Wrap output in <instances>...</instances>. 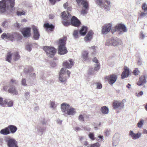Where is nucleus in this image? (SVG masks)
I'll list each match as a JSON object with an SVG mask.
<instances>
[{"mask_svg": "<svg viewBox=\"0 0 147 147\" xmlns=\"http://www.w3.org/2000/svg\"><path fill=\"white\" fill-rule=\"evenodd\" d=\"M67 13V15L65 12L63 11L61 14L63 24L65 26L71 25L75 27H79L81 24L80 21L75 16H73L71 18V15L68 12Z\"/></svg>", "mask_w": 147, "mask_h": 147, "instance_id": "obj_1", "label": "nucleus"}, {"mask_svg": "<svg viewBox=\"0 0 147 147\" xmlns=\"http://www.w3.org/2000/svg\"><path fill=\"white\" fill-rule=\"evenodd\" d=\"M146 14V13H144L143 12H141L140 15V16H145V15Z\"/></svg>", "mask_w": 147, "mask_h": 147, "instance_id": "obj_57", "label": "nucleus"}, {"mask_svg": "<svg viewBox=\"0 0 147 147\" xmlns=\"http://www.w3.org/2000/svg\"><path fill=\"white\" fill-rule=\"evenodd\" d=\"M26 49L27 50L30 51H31V48L30 45H27L26 47Z\"/></svg>", "mask_w": 147, "mask_h": 147, "instance_id": "obj_51", "label": "nucleus"}, {"mask_svg": "<svg viewBox=\"0 0 147 147\" xmlns=\"http://www.w3.org/2000/svg\"><path fill=\"white\" fill-rule=\"evenodd\" d=\"M27 21V20L25 19H22L21 20V22H26Z\"/></svg>", "mask_w": 147, "mask_h": 147, "instance_id": "obj_59", "label": "nucleus"}, {"mask_svg": "<svg viewBox=\"0 0 147 147\" xmlns=\"http://www.w3.org/2000/svg\"><path fill=\"white\" fill-rule=\"evenodd\" d=\"M14 0H3L0 1V11L5 12L6 8L10 7L13 8L14 6Z\"/></svg>", "mask_w": 147, "mask_h": 147, "instance_id": "obj_2", "label": "nucleus"}, {"mask_svg": "<svg viewBox=\"0 0 147 147\" xmlns=\"http://www.w3.org/2000/svg\"><path fill=\"white\" fill-rule=\"evenodd\" d=\"M140 72L138 68H136L134 69V70L133 74L134 75L137 76L138 74Z\"/></svg>", "mask_w": 147, "mask_h": 147, "instance_id": "obj_38", "label": "nucleus"}, {"mask_svg": "<svg viewBox=\"0 0 147 147\" xmlns=\"http://www.w3.org/2000/svg\"><path fill=\"white\" fill-rule=\"evenodd\" d=\"M49 17L50 19H53L54 17V15L52 14H51L49 15Z\"/></svg>", "mask_w": 147, "mask_h": 147, "instance_id": "obj_52", "label": "nucleus"}, {"mask_svg": "<svg viewBox=\"0 0 147 147\" xmlns=\"http://www.w3.org/2000/svg\"><path fill=\"white\" fill-rule=\"evenodd\" d=\"M78 30H74L73 33V36L75 38H77L78 37Z\"/></svg>", "mask_w": 147, "mask_h": 147, "instance_id": "obj_37", "label": "nucleus"}, {"mask_svg": "<svg viewBox=\"0 0 147 147\" xmlns=\"http://www.w3.org/2000/svg\"><path fill=\"white\" fill-rule=\"evenodd\" d=\"M142 8L144 12L147 11V5L145 3H144L142 4Z\"/></svg>", "mask_w": 147, "mask_h": 147, "instance_id": "obj_35", "label": "nucleus"}, {"mask_svg": "<svg viewBox=\"0 0 147 147\" xmlns=\"http://www.w3.org/2000/svg\"><path fill=\"white\" fill-rule=\"evenodd\" d=\"M22 85L26 86L27 85L26 80L25 79H22Z\"/></svg>", "mask_w": 147, "mask_h": 147, "instance_id": "obj_48", "label": "nucleus"}, {"mask_svg": "<svg viewBox=\"0 0 147 147\" xmlns=\"http://www.w3.org/2000/svg\"><path fill=\"white\" fill-rule=\"evenodd\" d=\"M77 4L78 6L82 5L84 9H82L81 11V13L84 14L87 13V11L89 8V3L87 0H76Z\"/></svg>", "mask_w": 147, "mask_h": 147, "instance_id": "obj_5", "label": "nucleus"}, {"mask_svg": "<svg viewBox=\"0 0 147 147\" xmlns=\"http://www.w3.org/2000/svg\"><path fill=\"white\" fill-rule=\"evenodd\" d=\"M98 137L100 139L102 140L103 137V136L101 135H99L98 136Z\"/></svg>", "mask_w": 147, "mask_h": 147, "instance_id": "obj_64", "label": "nucleus"}, {"mask_svg": "<svg viewBox=\"0 0 147 147\" xmlns=\"http://www.w3.org/2000/svg\"><path fill=\"white\" fill-rule=\"evenodd\" d=\"M43 50L47 56L50 57H53L56 52V49L53 47L46 46L44 47Z\"/></svg>", "mask_w": 147, "mask_h": 147, "instance_id": "obj_6", "label": "nucleus"}, {"mask_svg": "<svg viewBox=\"0 0 147 147\" xmlns=\"http://www.w3.org/2000/svg\"><path fill=\"white\" fill-rule=\"evenodd\" d=\"M141 133L140 132L135 134L131 130H130L129 132V136H131L133 140H136L139 138L141 136Z\"/></svg>", "mask_w": 147, "mask_h": 147, "instance_id": "obj_11", "label": "nucleus"}, {"mask_svg": "<svg viewBox=\"0 0 147 147\" xmlns=\"http://www.w3.org/2000/svg\"><path fill=\"white\" fill-rule=\"evenodd\" d=\"M61 0H49L50 3L52 5H54L55 4L56 1H59Z\"/></svg>", "mask_w": 147, "mask_h": 147, "instance_id": "obj_45", "label": "nucleus"}, {"mask_svg": "<svg viewBox=\"0 0 147 147\" xmlns=\"http://www.w3.org/2000/svg\"><path fill=\"white\" fill-rule=\"evenodd\" d=\"M143 92L142 91H140L138 93V94L140 96L142 95H143Z\"/></svg>", "mask_w": 147, "mask_h": 147, "instance_id": "obj_62", "label": "nucleus"}, {"mask_svg": "<svg viewBox=\"0 0 147 147\" xmlns=\"http://www.w3.org/2000/svg\"><path fill=\"white\" fill-rule=\"evenodd\" d=\"M70 107V105L67 103H63L61 104V109L63 112L66 113Z\"/></svg>", "mask_w": 147, "mask_h": 147, "instance_id": "obj_18", "label": "nucleus"}, {"mask_svg": "<svg viewBox=\"0 0 147 147\" xmlns=\"http://www.w3.org/2000/svg\"><path fill=\"white\" fill-rule=\"evenodd\" d=\"M7 99L4 100L3 101V98L0 97V105L4 107L5 106L6 104L7 103Z\"/></svg>", "mask_w": 147, "mask_h": 147, "instance_id": "obj_32", "label": "nucleus"}, {"mask_svg": "<svg viewBox=\"0 0 147 147\" xmlns=\"http://www.w3.org/2000/svg\"><path fill=\"white\" fill-rule=\"evenodd\" d=\"M12 54L10 52H8L6 56V60L10 63L11 60Z\"/></svg>", "mask_w": 147, "mask_h": 147, "instance_id": "obj_31", "label": "nucleus"}, {"mask_svg": "<svg viewBox=\"0 0 147 147\" xmlns=\"http://www.w3.org/2000/svg\"><path fill=\"white\" fill-rule=\"evenodd\" d=\"M31 77H33V78H35L36 77V74L35 73H33V74H31Z\"/></svg>", "mask_w": 147, "mask_h": 147, "instance_id": "obj_60", "label": "nucleus"}, {"mask_svg": "<svg viewBox=\"0 0 147 147\" xmlns=\"http://www.w3.org/2000/svg\"><path fill=\"white\" fill-rule=\"evenodd\" d=\"M113 105L114 109L120 107H123L124 106L123 103L120 101L115 100L113 103Z\"/></svg>", "mask_w": 147, "mask_h": 147, "instance_id": "obj_14", "label": "nucleus"}, {"mask_svg": "<svg viewBox=\"0 0 147 147\" xmlns=\"http://www.w3.org/2000/svg\"><path fill=\"white\" fill-rule=\"evenodd\" d=\"M88 28L87 27L83 26L80 31V33L82 36H84L86 33Z\"/></svg>", "mask_w": 147, "mask_h": 147, "instance_id": "obj_24", "label": "nucleus"}, {"mask_svg": "<svg viewBox=\"0 0 147 147\" xmlns=\"http://www.w3.org/2000/svg\"><path fill=\"white\" fill-rule=\"evenodd\" d=\"M2 26L4 27H6L8 26V22L7 21L3 22L2 24Z\"/></svg>", "mask_w": 147, "mask_h": 147, "instance_id": "obj_46", "label": "nucleus"}, {"mask_svg": "<svg viewBox=\"0 0 147 147\" xmlns=\"http://www.w3.org/2000/svg\"><path fill=\"white\" fill-rule=\"evenodd\" d=\"M66 72H67V74L68 75V78L70 76V75L71 74V72L67 70L66 71Z\"/></svg>", "mask_w": 147, "mask_h": 147, "instance_id": "obj_58", "label": "nucleus"}, {"mask_svg": "<svg viewBox=\"0 0 147 147\" xmlns=\"http://www.w3.org/2000/svg\"><path fill=\"white\" fill-rule=\"evenodd\" d=\"M68 3H65L63 5L64 7L65 8H67L68 7Z\"/></svg>", "mask_w": 147, "mask_h": 147, "instance_id": "obj_55", "label": "nucleus"}, {"mask_svg": "<svg viewBox=\"0 0 147 147\" xmlns=\"http://www.w3.org/2000/svg\"><path fill=\"white\" fill-rule=\"evenodd\" d=\"M112 39H109L107 40L105 45L107 46H112Z\"/></svg>", "mask_w": 147, "mask_h": 147, "instance_id": "obj_36", "label": "nucleus"}, {"mask_svg": "<svg viewBox=\"0 0 147 147\" xmlns=\"http://www.w3.org/2000/svg\"><path fill=\"white\" fill-rule=\"evenodd\" d=\"M146 83V79L144 76H142L139 78V80L137 82V84L138 85L140 86Z\"/></svg>", "mask_w": 147, "mask_h": 147, "instance_id": "obj_21", "label": "nucleus"}, {"mask_svg": "<svg viewBox=\"0 0 147 147\" xmlns=\"http://www.w3.org/2000/svg\"><path fill=\"white\" fill-rule=\"evenodd\" d=\"M8 128L10 133L12 134L14 133L17 130V128L16 127L13 125H9L8 126Z\"/></svg>", "mask_w": 147, "mask_h": 147, "instance_id": "obj_25", "label": "nucleus"}, {"mask_svg": "<svg viewBox=\"0 0 147 147\" xmlns=\"http://www.w3.org/2000/svg\"><path fill=\"white\" fill-rule=\"evenodd\" d=\"M92 61L96 63H98V60L96 59V57H94L93 58V59H92Z\"/></svg>", "mask_w": 147, "mask_h": 147, "instance_id": "obj_50", "label": "nucleus"}, {"mask_svg": "<svg viewBox=\"0 0 147 147\" xmlns=\"http://www.w3.org/2000/svg\"><path fill=\"white\" fill-rule=\"evenodd\" d=\"M1 38L3 39L5 38L11 41H12L14 38V36L13 34H11L9 33L6 34L4 33L1 35Z\"/></svg>", "mask_w": 147, "mask_h": 147, "instance_id": "obj_20", "label": "nucleus"}, {"mask_svg": "<svg viewBox=\"0 0 147 147\" xmlns=\"http://www.w3.org/2000/svg\"><path fill=\"white\" fill-rule=\"evenodd\" d=\"M140 37H141L142 38H143L145 37L144 35L143 34V33H141L140 34Z\"/></svg>", "mask_w": 147, "mask_h": 147, "instance_id": "obj_61", "label": "nucleus"}, {"mask_svg": "<svg viewBox=\"0 0 147 147\" xmlns=\"http://www.w3.org/2000/svg\"><path fill=\"white\" fill-rule=\"evenodd\" d=\"M76 113L75 109L71 107H70L66 113L68 115H74Z\"/></svg>", "mask_w": 147, "mask_h": 147, "instance_id": "obj_28", "label": "nucleus"}, {"mask_svg": "<svg viewBox=\"0 0 147 147\" xmlns=\"http://www.w3.org/2000/svg\"><path fill=\"white\" fill-rule=\"evenodd\" d=\"M111 28V24H109L104 25L102 27V32L103 34H107L110 30Z\"/></svg>", "mask_w": 147, "mask_h": 147, "instance_id": "obj_10", "label": "nucleus"}, {"mask_svg": "<svg viewBox=\"0 0 147 147\" xmlns=\"http://www.w3.org/2000/svg\"><path fill=\"white\" fill-rule=\"evenodd\" d=\"M117 78V76L114 74L109 75L105 78V79L108 81L109 84L111 85H112L116 82Z\"/></svg>", "mask_w": 147, "mask_h": 147, "instance_id": "obj_7", "label": "nucleus"}, {"mask_svg": "<svg viewBox=\"0 0 147 147\" xmlns=\"http://www.w3.org/2000/svg\"><path fill=\"white\" fill-rule=\"evenodd\" d=\"M10 82L11 83L16 84V81L13 79H11V80Z\"/></svg>", "mask_w": 147, "mask_h": 147, "instance_id": "obj_53", "label": "nucleus"}, {"mask_svg": "<svg viewBox=\"0 0 147 147\" xmlns=\"http://www.w3.org/2000/svg\"><path fill=\"white\" fill-rule=\"evenodd\" d=\"M82 57L84 61L89 60L88 57V52L87 51H84L82 53Z\"/></svg>", "mask_w": 147, "mask_h": 147, "instance_id": "obj_23", "label": "nucleus"}, {"mask_svg": "<svg viewBox=\"0 0 147 147\" xmlns=\"http://www.w3.org/2000/svg\"><path fill=\"white\" fill-rule=\"evenodd\" d=\"M100 67V64L99 63H98L97 64H96L95 65L94 68V70L96 71H97L98 70Z\"/></svg>", "mask_w": 147, "mask_h": 147, "instance_id": "obj_43", "label": "nucleus"}, {"mask_svg": "<svg viewBox=\"0 0 147 147\" xmlns=\"http://www.w3.org/2000/svg\"><path fill=\"white\" fill-rule=\"evenodd\" d=\"M105 133L106 136H108L109 135V131L108 130H107L105 132Z\"/></svg>", "mask_w": 147, "mask_h": 147, "instance_id": "obj_54", "label": "nucleus"}, {"mask_svg": "<svg viewBox=\"0 0 147 147\" xmlns=\"http://www.w3.org/2000/svg\"><path fill=\"white\" fill-rule=\"evenodd\" d=\"M88 144V142L87 141H85L84 142V145L86 146Z\"/></svg>", "mask_w": 147, "mask_h": 147, "instance_id": "obj_63", "label": "nucleus"}, {"mask_svg": "<svg viewBox=\"0 0 147 147\" xmlns=\"http://www.w3.org/2000/svg\"><path fill=\"white\" fill-rule=\"evenodd\" d=\"M115 30L118 31L122 30L124 32L127 31L125 25L121 24H119L116 26Z\"/></svg>", "mask_w": 147, "mask_h": 147, "instance_id": "obj_15", "label": "nucleus"}, {"mask_svg": "<svg viewBox=\"0 0 147 147\" xmlns=\"http://www.w3.org/2000/svg\"><path fill=\"white\" fill-rule=\"evenodd\" d=\"M66 73V69L65 68H62L59 72V80L61 82H64L66 81L67 78L66 77H64L63 79L62 80V75Z\"/></svg>", "mask_w": 147, "mask_h": 147, "instance_id": "obj_13", "label": "nucleus"}, {"mask_svg": "<svg viewBox=\"0 0 147 147\" xmlns=\"http://www.w3.org/2000/svg\"><path fill=\"white\" fill-rule=\"evenodd\" d=\"M78 119L80 121H84V118L83 115H81L79 116V117H78Z\"/></svg>", "mask_w": 147, "mask_h": 147, "instance_id": "obj_47", "label": "nucleus"}, {"mask_svg": "<svg viewBox=\"0 0 147 147\" xmlns=\"http://www.w3.org/2000/svg\"><path fill=\"white\" fill-rule=\"evenodd\" d=\"M9 93H12L13 94L17 95L18 94V92L15 88V87L10 86V87L8 90Z\"/></svg>", "mask_w": 147, "mask_h": 147, "instance_id": "obj_27", "label": "nucleus"}, {"mask_svg": "<svg viewBox=\"0 0 147 147\" xmlns=\"http://www.w3.org/2000/svg\"><path fill=\"white\" fill-rule=\"evenodd\" d=\"M51 107L53 108H54V106L55 105V102L53 101L50 102Z\"/></svg>", "mask_w": 147, "mask_h": 147, "instance_id": "obj_49", "label": "nucleus"}, {"mask_svg": "<svg viewBox=\"0 0 147 147\" xmlns=\"http://www.w3.org/2000/svg\"><path fill=\"white\" fill-rule=\"evenodd\" d=\"M31 29L30 28L26 27L22 29L21 32L24 37H28L30 36Z\"/></svg>", "mask_w": 147, "mask_h": 147, "instance_id": "obj_9", "label": "nucleus"}, {"mask_svg": "<svg viewBox=\"0 0 147 147\" xmlns=\"http://www.w3.org/2000/svg\"><path fill=\"white\" fill-rule=\"evenodd\" d=\"M88 136L89 138L91 140H95V138L94 137V134L93 133H90Z\"/></svg>", "mask_w": 147, "mask_h": 147, "instance_id": "obj_34", "label": "nucleus"}, {"mask_svg": "<svg viewBox=\"0 0 147 147\" xmlns=\"http://www.w3.org/2000/svg\"><path fill=\"white\" fill-rule=\"evenodd\" d=\"M67 40V37L64 36L59 39V40L58 43V53L61 55H63L67 52V48L65 46Z\"/></svg>", "mask_w": 147, "mask_h": 147, "instance_id": "obj_3", "label": "nucleus"}, {"mask_svg": "<svg viewBox=\"0 0 147 147\" xmlns=\"http://www.w3.org/2000/svg\"><path fill=\"white\" fill-rule=\"evenodd\" d=\"M94 32L92 30L89 31L85 37L84 39L86 42L90 41L92 38Z\"/></svg>", "mask_w": 147, "mask_h": 147, "instance_id": "obj_17", "label": "nucleus"}, {"mask_svg": "<svg viewBox=\"0 0 147 147\" xmlns=\"http://www.w3.org/2000/svg\"><path fill=\"white\" fill-rule=\"evenodd\" d=\"M8 87V86H5L3 88V89L5 91L7 90Z\"/></svg>", "mask_w": 147, "mask_h": 147, "instance_id": "obj_56", "label": "nucleus"}, {"mask_svg": "<svg viewBox=\"0 0 147 147\" xmlns=\"http://www.w3.org/2000/svg\"><path fill=\"white\" fill-rule=\"evenodd\" d=\"M129 70L127 68H124V71L122 73L121 78L123 79L129 76Z\"/></svg>", "mask_w": 147, "mask_h": 147, "instance_id": "obj_22", "label": "nucleus"}, {"mask_svg": "<svg viewBox=\"0 0 147 147\" xmlns=\"http://www.w3.org/2000/svg\"><path fill=\"white\" fill-rule=\"evenodd\" d=\"M0 133L1 134L3 135H7L10 133V132L9 130L8 127L2 129L0 131Z\"/></svg>", "mask_w": 147, "mask_h": 147, "instance_id": "obj_26", "label": "nucleus"}, {"mask_svg": "<svg viewBox=\"0 0 147 147\" xmlns=\"http://www.w3.org/2000/svg\"><path fill=\"white\" fill-rule=\"evenodd\" d=\"M6 142L8 147H19L18 146V142L14 139L9 138Z\"/></svg>", "mask_w": 147, "mask_h": 147, "instance_id": "obj_8", "label": "nucleus"}, {"mask_svg": "<svg viewBox=\"0 0 147 147\" xmlns=\"http://www.w3.org/2000/svg\"><path fill=\"white\" fill-rule=\"evenodd\" d=\"M101 112L104 114H107L109 113V109L106 106L102 107L100 109Z\"/></svg>", "mask_w": 147, "mask_h": 147, "instance_id": "obj_29", "label": "nucleus"}, {"mask_svg": "<svg viewBox=\"0 0 147 147\" xmlns=\"http://www.w3.org/2000/svg\"><path fill=\"white\" fill-rule=\"evenodd\" d=\"M44 26L48 31L50 32L53 31L55 28L54 26L51 24H49V23L45 24Z\"/></svg>", "mask_w": 147, "mask_h": 147, "instance_id": "obj_19", "label": "nucleus"}, {"mask_svg": "<svg viewBox=\"0 0 147 147\" xmlns=\"http://www.w3.org/2000/svg\"><path fill=\"white\" fill-rule=\"evenodd\" d=\"M144 121L142 120H140L137 124L139 128H141L143 124Z\"/></svg>", "mask_w": 147, "mask_h": 147, "instance_id": "obj_39", "label": "nucleus"}, {"mask_svg": "<svg viewBox=\"0 0 147 147\" xmlns=\"http://www.w3.org/2000/svg\"><path fill=\"white\" fill-rule=\"evenodd\" d=\"M96 4L100 7H102L106 11L110 10L111 2L110 0H94Z\"/></svg>", "mask_w": 147, "mask_h": 147, "instance_id": "obj_4", "label": "nucleus"}, {"mask_svg": "<svg viewBox=\"0 0 147 147\" xmlns=\"http://www.w3.org/2000/svg\"><path fill=\"white\" fill-rule=\"evenodd\" d=\"M96 88L98 89H100L102 88V86L101 84L99 82H97L96 83Z\"/></svg>", "mask_w": 147, "mask_h": 147, "instance_id": "obj_44", "label": "nucleus"}, {"mask_svg": "<svg viewBox=\"0 0 147 147\" xmlns=\"http://www.w3.org/2000/svg\"><path fill=\"white\" fill-rule=\"evenodd\" d=\"M119 40L118 39H112V46H116L117 45L119 44Z\"/></svg>", "mask_w": 147, "mask_h": 147, "instance_id": "obj_33", "label": "nucleus"}, {"mask_svg": "<svg viewBox=\"0 0 147 147\" xmlns=\"http://www.w3.org/2000/svg\"><path fill=\"white\" fill-rule=\"evenodd\" d=\"M100 145L98 142L92 144L90 145V147H100Z\"/></svg>", "mask_w": 147, "mask_h": 147, "instance_id": "obj_40", "label": "nucleus"}, {"mask_svg": "<svg viewBox=\"0 0 147 147\" xmlns=\"http://www.w3.org/2000/svg\"><path fill=\"white\" fill-rule=\"evenodd\" d=\"M74 62L72 61V59H70L69 60V61H65L63 63V66L68 68H70L74 65Z\"/></svg>", "mask_w": 147, "mask_h": 147, "instance_id": "obj_16", "label": "nucleus"}, {"mask_svg": "<svg viewBox=\"0 0 147 147\" xmlns=\"http://www.w3.org/2000/svg\"><path fill=\"white\" fill-rule=\"evenodd\" d=\"M25 12L24 11H18L16 12V14L18 16H21L25 15Z\"/></svg>", "mask_w": 147, "mask_h": 147, "instance_id": "obj_41", "label": "nucleus"}, {"mask_svg": "<svg viewBox=\"0 0 147 147\" xmlns=\"http://www.w3.org/2000/svg\"><path fill=\"white\" fill-rule=\"evenodd\" d=\"M7 103L6 104V105H7V106L9 107H11L13 106V102L12 101H9V100H7Z\"/></svg>", "mask_w": 147, "mask_h": 147, "instance_id": "obj_42", "label": "nucleus"}, {"mask_svg": "<svg viewBox=\"0 0 147 147\" xmlns=\"http://www.w3.org/2000/svg\"><path fill=\"white\" fill-rule=\"evenodd\" d=\"M20 58V56L18 52H16L14 53L13 55V58L14 61H16L18 60Z\"/></svg>", "mask_w": 147, "mask_h": 147, "instance_id": "obj_30", "label": "nucleus"}, {"mask_svg": "<svg viewBox=\"0 0 147 147\" xmlns=\"http://www.w3.org/2000/svg\"><path fill=\"white\" fill-rule=\"evenodd\" d=\"M32 28L33 30L34 38L35 40H37L39 38L40 36L38 29L34 25L32 26Z\"/></svg>", "mask_w": 147, "mask_h": 147, "instance_id": "obj_12", "label": "nucleus"}]
</instances>
